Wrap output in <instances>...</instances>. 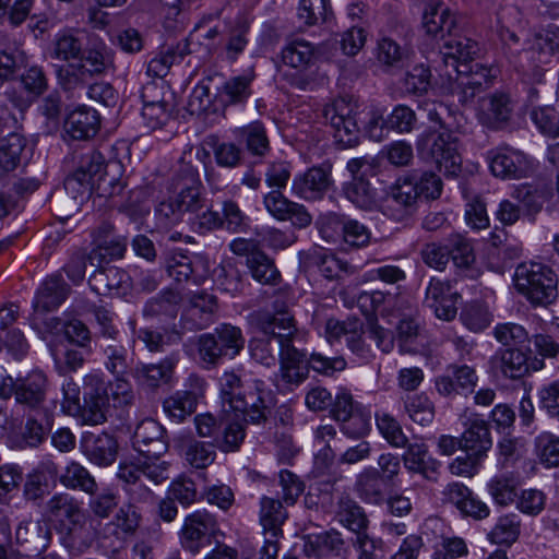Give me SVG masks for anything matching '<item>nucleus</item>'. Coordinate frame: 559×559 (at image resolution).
Wrapping results in <instances>:
<instances>
[{"instance_id": "nucleus-1", "label": "nucleus", "mask_w": 559, "mask_h": 559, "mask_svg": "<svg viewBox=\"0 0 559 559\" xmlns=\"http://www.w3.org/2000/svg\"><path fill=\"white\" fill-rule=\"evenodd\" d=\"M171 194L155 207L157 224L170 228L183 222L188 215L191 230L206 235L222 228L221 213L206 205L202 195V182L198 169L183 164L171 178Z\"/></svg>"}, {"instance_id": "nucleus-2", "label": "nucleus", "mask_w": 559, "mask_h": 559, "mask_svg": "<svg viewBox=\"0 0 559 559\" xmlns=\"http://www.w3.org/2000/svg\"><path fill=\"white\" fill-rule=\"evenodd\" d=\"M478 43L468 37H454L447 40L432 60L433 69L444 80L461 103H467L488 87L496 78V70L474 62L479 53Z\"/></svg>"}, {"instance_id": "nucleus-3", "label": "nucleus", "mask_w": 559, "mask_h": 559, "mask_svg": "<svg viewBox=\"0 0 559 559\" xmlns=\"http://www.w3.org/2000/svg\"><path fill=\"white\" fill-rule=\"evenodd\" d=\"M222 413H231L248 425L264 426L274 407V395L263 380H242L235 371H225L219 380Z\"/></svg>"}, {"instance_id": "nucleus-4", "label": "nucleus", "mask_w": 559, "mask_h": 559, "mask_svg": "<svg viewBox=\"0 0 559 559\" xmlns=\"http://www.w3.org/2000/svg\"><path fill=\"white\" fill-rule=\"evenodd\" d=\"M324 122L333 131L335 142L342 147H354L359 144L362 131L374 141L384 136L385 119L382 114L371 107H360L346 98H336L322 110Z\"/></svg>"}, {"instance_id": "nucleus-5", "label": "nucleus", "mask_w": 559, "mask_h": 559, "mask_svg": "<svg viewBox=\"0 0 559 559\" xmlns=\"http://www.w3.org/2000/svg\"><path fill=\"white\" fill-rule=\"evenodd\" d=\"M426 110L428 119L437 123L439 130L427 129L418 135L417 153L420 158L433 162L439 170L456 176L461 171L462 157L459 153V139L443 118L449 109L441 103H430Z\"/></svg>"}, {"instance_id": "nucleus-6", "label": "nucleus", "mask_w": 559, "mask_h": 559, "mask_svg": "<svg viewBox=\"0 0 559 559\" xmlns=\"http://www.w3.org/2000/svg\"><path fill=\"white\" fill-rule=\"evenodd\" d=\"M293 344L278 352V377L285 389L293 391L308 378L309 371L333 377L346 369L347 362L343 356L329 357L319 352L309 353Z\"/></svg>"}, {"instance_id": "nucleus-7", "label": "nucleus", "mask_w": 559, "mask_h": 559, "mask_svg": "<svg viewBox=\"0 0 559 559\" xmlns=\"http://www.w3.org/2000/svg\"><path fill=\"white\" fill-rule=\"evenodd\" d=\"M513 280L518 292L533 306L546 307L558 298V276L544 263L534 261L520 263Z\"/></svg>"}, {"instance_id": "nucleus-8", "label": "nucleus", "mask_w": 559, "mask_h": 559, "mask_svg": "<svg viewBox=\"0 0 559 559\" xmlns=\"http://www.w3.org/2000/svg\"><path fill=\"white\" fill-rule=\"evenodd\" d=\"M246 337L239 326L221 323L212 332L198 337V354L206 369L221 365L225 359H234L245 348Z\"/></svg>"}, {"instance_id": "nucleus-9", "label": "nucleus", "mask_w": 559, "mask_h": 559, "mask_svg": "<svg viewBox=\"0 0 559 559\" xmlns=\"http://www.w3.org/2000/svg\"><path fill=\"white\" fill-rule=\"evenodd\" d=\"M45 516L64 540L74 542L85 525V515L78 500L69 493H56L46 503Z\"/></svg>"}, {"instance_id": "nucleus-10", "label": "nucleus", "mask_w": 559, "mask_h": 559, "mask_svg": "<svg viewBox=\"0 0 559 559\" xmlns=\"http://www.w3.org/2000/svg\"><path fill=\"white\" fill-rule=\"evenodd\" d=\"M314 60V48L311 43L305 39H293L287 41L281 50V61L284 66L297 70L296 73L284 74L285 80L292 87L300 91L312 88L314 79L306 73V70Z\"/></svg>"}, {"instance_id": "nucleus-11", "label": "nucleus", "mask_w": 559, "mask_h": 559, "mask_svg": "<svg viewBox=\"0 0 559 559\" xmlns=\"http://www.w3.org/2000/svg\"><path fill=\"white\" fill-rule=\"evenodd\" d=\"M333 162L324 159L304 173L297 174L292 181V193L306 201L322 200L334 189L335 181L332 175Z\"/></svg>"}, {"instance_id": "nucleus-12", "label": "nucleus", "mask_w": 559, "mask_h": 559, "mask_svg": "<svg viewBox=\"0 0 559 559\" xmlns=\"http://www.w3.org/2000/svg\"><path fill=\"white\" fill-rule=\"evenodd\" d=\"M49 381L41 370H32L25 376L16 378L14 400L27 413L38 412L43 408H56V402L47 401Z\"/></svg>"}, {"instance_id": "nucleus-13", "label": "nucleus", "mask_w": 559, "mask_h": 559, "mask_svg": "<svg viewBox=\"0 0 559 559\" xmlns=\"http://www.w3.org/2000/svg\"><path fill=\"white\" fill-rule=\"evenodd\" d=\"M527 349L503 348L495 353L490 358L489 365L496 377L503 379L518 380L530 373L544 368L543 358L531 359Z\"/></svg>"}, {"instance_id": "nucleus-14", "label": "nucleus", "mask_w": 559, "mask_h": 559, "mask_svg": "<svg viewBox=\"0 0 559 559\" xmlns=\"http://www.w3.org/2000/svg\"><path fill=\"white\" fill-rule=\"evenodd\" d=\"M215 518L205 510H198L186 516L179 532L181 547L195 556L211 545L217 532Z\"/></svg>"}, {"instance_id": "nucleus-15", "label": "nucleus", "mask_w": 559, "mask_h": 559, "mask_svg": "<svg viewBox=\"0 0 559 559\" xmlns=\"http://www.w3.org/2000/svg\"><path fill=\"white\" fill-rule=\"evenodd\" d=\"M513 13H518L515 8H507L503 9L501 12L498 13L497 16V26L496 32L501 40L503 48H504V55L508 58L509 62L518 70L525 72V64L523 60H528L531 58V55L537 53L538 51L536 49H532V45L535 40V36L538 33H544L549 27L556 26L555 24H549L547 27H543L538 32H535L533 37L527 39L525 41L526 47L520 49V37L518 36L516 32L514 29H511L508 25H506V19L508 15H512Z\"/></svg>"}, {"instance_id": "nucleus-16", "label": "nucleus", "mask_w": 559, "mask_h": 559, "mask_svg": "<svg viewBox=\"0 0 559 559\" xmlns=\"http://www.w3.org/2000/svg\"><path fill=\"white\" fill-rule=\"evenodd\" d=\"M257 325L261 336L277 346V350L300 343L294 317L288 311L260 312Z\"/></svg>"}, {"instance_id": "nucleus-17", "label": "nucleus", "mask_w": 559, "mask_h": 559, "mask_svg": "<svg viewBox=\"0 0 559 559\" xmlns=\"http://www.w3.org/2000/svg\"><path fill=\"white\" fill-rule=\"evenodd\" d=\"M260 523L264 534V544L260 548V559H276L278 554V536L287 512L278 499L263 497L260 501Z\"/></svg>"}, {"instance_id": "nucleus-18", "label": "nucleus", "mask_w": 559, "mask_h": 559, "mask_svg": "<svg viewBox=\"0 0 559 559\" xmlns=\"http://www.w3.org/2000/svg\"><path fill=\"white\" fill-rule=\"evenodd\" d=\"M336 519L356 533L354 546L360 550L359 559H374L371 554V549L374 548L373 540L362 534L368 523L364 509L349 496H341L337 501Z\"/></svg>"}, {"instance_id": "nucleus-19", "label": "nucleus", "mask_w": 559, "mask_h": 559, "mask_svg": "<svg viewBox=\"0 0 559 559\" xmlns=\"http://www.w3.org/2000/svg\"><path fill=\"white\" fill-rule=\"evenodd\" d=\"M109 407L108 382L98 373H88L83 379L82 417L92 425L106 420Z\"/></svg>"}, {"instance_id": "nucleus-20", "label": "nucleus", "mask_w": 559, "mask_h": 559, "mask_svg": "<svg viewBox=\"0 0 559 559\" xmlns=\"http://www.w3.org/2000/svg\"><path fill=\"white\" fill-rule=\"evenodd\" d=\"M491 174L503 180H516L527 177L533 169L531 159L513 148H495L487 153Z\"/></svg>"}, {"instance_id": "nucleus-21", "label": "nucleus", "mask_w": 559, "mask_h": 559, "mask_svg": "<svg viewBox=\"0 0 559 559\" xmlns=\"http://www.w3.org/2000/svg\"><path fill=\"white\" fill-rule=\"evenodd\" d=\"M132 447L147 460H158L168 451L165 428L156 420L146 418L135 428Z\"/></svg>"}, {"instance_id": "nucleus-22", "label": "nucleus", "mask_w": 559, "mask_h": 559, "mask_svg": "<svg viewBox=\"0 0 559 559\" xmlns=\"http://www.w3.org/2000/svg\"><path fill=\"white\" fill-rule=\"evenodd\" d=\"M80 451L94 465L108 467L118 456L119 444L115 436L107 432L85 431L80 438Z\"/></svg>"}, {"instance_id": "nucleus-23", "label": "nucleus", "mask_w": 559, "mask_h": 559, "mask_svg": "<svg viewBox=\"0 0 559 559\" xmlns=\"http://www.w3.org/2000/svg\"><path fill=\"white\" fill-rule=\"evenodd\" d=\"M478 377L468 365L450 364L435 380L437 392L444 396L467 395L474 392Z\"/></svg>"}, {"instance_id": "nucleus-24", "label": "nucleus", "mask_w": 559, "mask_h": 559, "mask_svg": "<svg viewBox=\"0 0 559 559\" xmlns=\"http://www.w3.org/2000/svg\"><path fill=\"white\" fill-rule=\"evenodd\" d=\"M88 285L97 295L123 297L131 288V277L120 267L97 263V269L88 277Z\"/></svg>"}, {"instance_id": "nucleus-25", "label": "nucleus", "mask_w": 559, "mask_h": 559, "mask_svg": "<svg viewBox=\"0 0 559 559\" xmlns=\"http://www.w3.org/2000/svg\"><path fill=\"white\" fill-rule=\"evenodd\" d=\"M107 167L105 156L99 151L91 150L81 155L78 167L73 173L76 176L86 177L88 181L96 185V190H102V194L106 192V188L103 186H110L111 190L108 195L114 197L122 191L123 185L114 178L107 181Z\"/></svg>"}, {"instance_id": "nucleus-26", "label": "nucleus", "mask_w": 559, "mask_h": 559, "mask_svg": "<svg viewBox=\"0 0 559 559\" xmlns=\"http://www.w3.org/2000/svg\"><path fill=\"white\" fill-rule=\"evenodd\" d=\"M165 269L176 283H192L195 286L203 283L207 272L206 262L200 255H188L182 252H175L167 258Z\"/></svg>"}, {"instance_id": "nucleus-27", "label": "nucleus", "mask_w": 559, "mask_h": 559, "mask_svg": "<svg viewBox=\"0 0 559 559\" xmlns=\"http://www.w3.org/2000/svg\"><path fill=\"white\" fill-rule=\"evenodd\" d=\"M459 298L460 294L452 290L449 281L431 277L426 288L424 302L438 319L451 321L457 313Z\"/></svg>"}, {"instance_id": "nucleus-28", "label": "nucleus", "mask_w": 559, "mask_h": 559, "mask_svg": "<svg viewBox=\"0 0 559 559\" xmlns=\"http://www.w3.org/2000/svg\"><path fill=\"white\" fill-rule=\"evenodd\" d=\"M323 237H332V230L341 229L344 241L355 248H361L370 241V230L356 219L345 218L330 213L322 216L318 223Z\"/></svg>"}, {"instance_id": "nucleus-29", "label": "nucleus", "mask_w": 559, "mask_h": 559, "mask_svg": "<svg viewBox=\"0 0 559 559\" xmlns=\"http://www.w3.org/2000/svg\"><path fill=\"white\" fill-rule=\"evenodd\" d=\"M102 118L99 112L87 105H79L69 110L63 121L64 133L75 141L93 139L99 131Z\"/></svg>"}, {"instance_id": "nucleus-30", "label": "nucleus", "mask_w": 559, "mask_h": 559, "mask_svg": "<svg viewBox=\"0 0 559 559\" xmlns=\"http://www.w3.org/2000/svg\"><path fill=\"white\" fill-rule=\"evenodd\" d=\"M71 287L60 271L47 275L38 286L32 306L35 312H51L57 310L69 297Z\"/></svg>"}, {"instance_id": "nucleus-31", "label": "nucleus", "mask_w": 559, "mask_h": 559, "mask_svg": "<svg viewBox=\"0 0 559 559\" xmlns=\"http://www.w3.org/2000/svg\"><path fill=\"white\" fill-rule=\"evenodd\" d=\"M178 362L179 354L171 353L157 364H138L132 371V376L139 385L148 390H156L162 385L170 384Z\"/></svg>"}, {"instance_id": "nucleus-32", "label": "nucleus", "mask_w": 559, "mask_h": 559, "mask_svg": "<svg viewBox=\"0 0 559 559\" xmlns=\"http://www.w3.org/2000/svg\"><path fill=\"white\" fill-rule=\"evenodd\" d=\"M53 411L52 408H43L28 413L21 431V448H38L48 439L55 423Z\"/></svg>"}, {"instance_id": "nucleus-33", "label": "nucleus", "mask_w": 559, "mask_h": 559, "mask_svg": "<svg viewBox=\"0 0 559 559\" xmlns=\"http://www.w3.org/2000/svg\"><path fill=\"white\" fill-rule=\"evenodd\" d=\"M216 310V298L201 293L195 295L189 308L181 314L180 323L186 331H200L211 325Z\"/></svg>"}, {"instance_id": "nucleus-34", "label": "nucleus", "mask_w": 559, "mask_h": 559, "mask_svg": "<svg viewBox=\"0 0 559 559\" xmlns=\"http://www.w3.org/2000/svg\"><path fill=\"white\" fill-rule=\"evenodd\" d=\"M491 447L492 438L488 421L478 417L469 418L461 435V450L485 460Z\"/></svg>"}, {"instance_id": "nucleus-35", "label": "nucleus", "mask_w": 559, "mask_h": 559, "mask_svg": "<svg viewBox=\"0 0 559 559\" xmlns=\"http://www.w3.org/2000/svg\"><path fill=\"white\" fill-rule=\"evenodd\" d=\"M406 451L401 456L404 466L412 473L420 474L424 478L436 481L441 464L429 455L428 447L423 442L406 444Z\"/></svg>"}, {"instance_id": "nucleus-36", "label": "nucleus", "mask_w": 559, "mask_h": 559, "mask_svg": "<svg viewBox=\"0 0 559 559\" xmlns=\"http://www.w3.org/2000/svg\"><path fill=\"white\" fill-rule=\"evenodd\" d=\"M412 189L409 186H403L397 179L396 183L392 187L391 193L381 205L383 215L395 222H403L409 218L417 207Z\"/></svg>"}, {"instance_id": "nucleus-37", "label": "nucleus", "mask_w": 559, "mask_h": 559, "mask_svg": "<svg viewBox=\"0 0 559 559\" xmlns=\"http://www.w3.org/2000/svg\"><path fill=\"white\" fill-rule=\"evenodd\" d=\"M95 189L96 185L86 177L76 176L74 173L69 175L64 180V194L57 200V203L64 207V217L68 218L79 212Z\"/></svg>"}, {"instance_id": "nucleus-38", "label": "nucleus", "mask_w": 559, "mask_h": 559, "mask_svg": "<svg viewBox=\"0 0 559 559\" xmlns=\"http://www.w3.org/2000/svg\"><path fill=\"white\" fill-rule=\"evenodd\" d=\"M104 368L112 377H126L133 371V357L118 338L100 342L98 345Z\"/></svg>"}, {"instance_id": "nucleus-39", "label": "nucleus", "mask_w": 559, "mask_h": 559, "mask_svg": "<svg viewBox=\"0 0 559 559\" xmlns=\"http://www.w3.org/2000/svg\"><path fill=\"white\" fill-rule=\"evenodd\" d=\"M57 81L69 97H81L94 79L82 62H68L57 67Z\"/></svg>"}, {"instance_id": "nucleus-40", "label": "nucleus", "mask_w": 559, "mask_h": 559, "mask_svg": "<svg viewBox=\"0 0 559 559\" xmlns=\"http://www.w3.org/2000/svg\"><path fill=\"white\" fill-rule=\"evenodd\" d=\"M408 46L401 45L390 36L378 39L374 48V57L380 68L389 73L403 69L409 60Z\"/></svg>"}, {"instance_id": "nucleus-41", "label": "nucleus", "mask_w": 559, "mask_h": 559, "mask_svg": "<svg viewBox=\"0 0 559 559\" xmlns=\"http://www.w3.org/2000/svg\"><path fill=\"white\" fill-rule=\"evenodd\" d=\"M445 495L464 515L475 520H483L490 513L488 506L479 500L473 492L461 483L448 485Z\"/></svg>"}, {"instance_id": "nucleus-42", "label": "nucleus", "mask_w": 559, "mask_h": 559, "mask_svg": "<svg viewBox=\"0 0 559 559\" xmlns=\"http://www.w3.org/2000/svg\"><path fill=\"white\" fill-rule=\"evenodd\" d=\"M158 88L154 84L146 85L142 92V117L148 129H159L167 123L170 118L173 106L153 95Z\"/></svg>"}, {"instance_id": "nucleus-43", "label": "nucleus", "mask_w": 559, "mask_h": 559, "mask_svg": "<svg viewBox=\"0 0 559 559\" xmlns=\"http://www.w3.org/2000/svg\"><path fill=\"white\" fill-rule=\"evenodd\" d=\"M391 486L380 476L376 467L365 468L356 478L355 489L367 503L381 504L385 501L386 490Z\"/></svg>"}, {"instance_id": "nucleus-44", "label": "nucleus", "mask_w": 559, "mask_h": 559, "mask_svg": "<svg viewBox=\"0 0 559 559\" xmlns=\"http://www.w3.org/2000/svg\"><path fill=\"white\" fill-rule=\"evenodd\" d=\"M399 180L403 186L413 188L412 194L416 202L420 198L436 200L440 197L442 191V180L432 171L415 170L399 178Z\"/></svg>"}, {"instance_id": "nucleus-45", "label": "nucleus", "mask_w": 559, "mask_h": 559, "mask_svg": "<svg viewBox=\"0 0 559 559\" xmlns=\"http://www.w3.org/2000/svg\"><path fill=\"white\" fill-rule=\"evenodd\" d=\"M343 550L344 540L334 530L310 535L304 542V552L307 557H340Z\"/></svg>"}, {"instance_id": "nucleus-46", "label": "nucleus", "mask_w": 559, "mask_h": 559, "mask_svg": "<svg viewBox=\"0 0 559 559\" xmlns=\"http://www.w3.org/2000/svg\"><path fill=\"white\" fill-rule=\"evenodd\" d=\"M247 425L231 413H223L221 432L216 436V448L225 453L238 451L245 441Z\"/></svg>"}, {"instance_id": "nucleus-47", "label": "nucleus", "mask_w": 559, "mask_h": 559, "mask_svg": "<svg viewBox=\"0 0 559 559\" xmlns=\"http://www.w3.org/2000/svg\"><path fill=\"white\" fill-rule=\"evenodd\" d=\"M511 112L510 97L504 93H495L483 102L481 121L491 129H500L508 122Z\"/></svg>"}, {"instance_id": "nucleus-48", "label": "nucleus", "mask_w": 559, "mask_h": 559, "mask_svg": "<svg viewBox=\"0 0 559 559\" xmlns=\"http://www.w3.org/2000/svg\"><path fill=\"white\" fill-rule=\"evenodd\" d=\"M449 261L451 260L455 272L461 277L476 278L478 270L475 267V253L471 242L457 237L450 245Z\"/></svg>"}, {"instance_id": "nucleus-49", "label": "nucleus", "mask_w": 559, "mask_h": 559, "mask_svg": "<svg viewBox=\"0 0 559 559\" xmlns=\"http://www.w3.org/2000/svg\"><path fill=\"white\" fill-rule=\"evenodd\" d=\"M83 48V40L75 32L62 29L51 41L50 57L66 63L75 62L82 56Z\"/></svg>"}, {"instance_id": "nucleus-50", "label": "nucleus", "mask_w": 559, "mask_h": 559, "mask_svg": "<svg viewBox=\"0 0 559 559\" xmlns=\"http://www.w3.org/2000/svg\"><path fill=\"white\" fill-rule=\"evenodd\" d=\"M181 295L174 288H164L155 296L146 300L142 314L146 319H155L162 316L175 317Z\"/></svg>"}, {"instance_id": "nucleus-51", "label": "nucleus", "mask_w": 559, "mask_h": 559, "mask_svg": "<svg viewBox=\"0 0 559 559\" xmlns=\"http://www.w3.org/2000/svg\"><path fill=\"white\" fill-rule=\"evenodd\" d=\"M246 265L252 278L260 284L277 285L281 281V273L275 266L274 260L262 250L248 254Z\"/></svg>"}, {"instance_id": "nucleus-52", "label": "nucleus", "mask_w": 559, "mask_h": 559, "mask_svg": "<svg viewBox=\"0 0 559 559\" xmlns=\"http://www.w3.org/2000/svg\"><path fill=\"white\" fill-rule=\"evenodd\" d=\"M78 62H82L93 78L114 69L112 52L104 43H95L83 48Z\"/></svg>"}, {"instance_id": "nucleus-53", "label": "nucleus", "mask_w": 559, "mask_h": 559, "mask_svg": "<svg viewBox=\"0 0 559 559\" xmlns=\"http://www.w3.org/2000/svg\"><path fill=\"white\" fill-rule=\"evenodd\" d=\"M206 143L212 148L218 167L234 169L243 164L245 153L240 145L234 142L221 141L216 135L209 136Z\"/></svg>"}, {"instance_id": "nucleus-54", "label": "nucleus", "mask_w": 559, "mask_h": 559, "mask_svg": "<svg viewBox=\"0 0 559 559\" xmlns=\"http://www.w3.org/2000/svg\"><path fill=\"white\" fill-rule=\"evenodd\" d=\"M239 140L245 144L248 153L259 160L270 151V141L264 124L261 121H253L239 129Z\"/></svg>"}, {"instance_id": "nucleus-55", "label": "nucleus", "mask_w": 559, "mask_h": 559, "mask_svg": "<svg viewBox=\"0 0 559 559\" xmlns=\"http://www.w3.org/2000/svg\"><path fill=\"white\" fill-rule=\"evenodd\" d=\"M197 403L198 394L194 391L180 390L164 400L163 409L169 418L181 423L194 413Z\"/></svg>"}, {"instance_id": "nucleus-56", "label": "nucleus", "mask_w": 559, "mask_h": 559, "mask_svg": "<svg viewBox=\"0 0 559 559\" xmlns=\"http://www.w3.org/2000/svg\"><path fill=\"white\" fill-rule=\"evenodd\" d=\"M58 473L57 465L52 462L40 465L29 474L24 484V497L28 501L36 502L49 493L48 476L55 477Z\"/></svg>"}, {"instance_id": "nucleus-57", "label": "nucleus", "mask_w": 559, "mask_h": 559, "mask_svg": "<svg viewBox=\"0 0 559 559\" xmlns=\"http://www.w3.org/2000/svg\"><path fill=\"white\" fill-rule=\"evenodd\" d=\"M497 342L506 348H520L531 352V335L521 324L514 322L498 323L492 331Z\"/></svg>"}, {"instance_id": "nucleus-58", "label": "nucleus", "mask_w": 559, "mask_h": 559, "mask_svg": "<svg viewBox=\"0 0 559 559\" xmlns=\"http://www.w3.org/2000/svg\"><path fill=\"white\" fill-rule=\"evenodd\" d=\"M60 483L68 489L94 493L98 485L90 471L78 462H71L60 476Z\"/></svg>"}, {"instance_id": "nucleus-59", "label": "nucleus", "mask_w": 559, "mask_h": 559, "mask_svg": "<svg viewBox=\"0 0 559 559\" xmlns=\"http://www.w3.org/2000/svg\"><path fill=\"white\" fill-rule=\"evenodd\" d=\"M127 246L128 239L122 235L103 239L91 250L90 263L92 265H95V262L98 264H108L112 260L121 259L127 251Z\"/></svg>"}, {"instance_id": "nucleus-60", "label": "nucleus", "mask_w": 559, "mask_h": 559, "mask_svg": "<svg viewBox=\"0 0 559 559\" xmlns=\"http://www.w3.org/2000/svg\"><path fill=\"white\" fill-rule=\"evenodd\" d=\"M142 467L128 462H120L117 471V478L126 486L127 492L139 501H146L151 498L152 491L140 483Z\"/></svg>"}, {"instance_id": "nucleus-61", "label": "nucleus", "mask_w": 559, "mask_h": 559, "mask_svg": "<svg viewBox=\"0 0 559 559\" xmlns=\"http://www.w3.org/2000/svg\"><path fill=\"white\" fill-rule=\"evenodd\" d=\"M90 313L93 316L96 332L95 340L98 345L100 342L117 340L120 336V330L116 324V313L104 306L92 305Z\"/></svg>"}, {"instance_id": "nucleus-62", "label": "nucleus", "mask_w": 559, "mask_h": 559, "mask_svg": "<svg viewBox=\"0 0 559 559\" xmlns=\"http://www.w3.org/2000/svg\"><path fill=\"white\" fill-rule=\"evenodd\" d=\"M345 198L362 210H370L376 204V189L362 177H354L342 188Z\"/></svg>"}, {"instance_id": "nucleus-63", "label": "nucleus", "mask_w": 559, "mask_h": 559, "mask_svg": "<svg viewBox=\"0 0 559 559\" xmlns=\"http://www.w3.org/2000/svg\"><path fill=\"white\" fill-rule=\"evenodd\" d=\"M25 139L15 132H11L0 140V170L13 171L21 162V154L25 147Z\"/></svg>"}, {"instance_id": "nucleus-64", "label": "nucleus", "mask_w": 559, "mask_h": 559, "mask_svg": "<svg viewBox=\"0 0 559 559\" xmlns=\"http://www.w3.org/2000/svg\"><path fill=\"white\" fill-rule=\"evenodd\" d=\"M492 319L493 316L487 305L477 300L466 304L460 313L463 325L474 333L486 330L491 324Z\"/></svg>"}]
</instances>
